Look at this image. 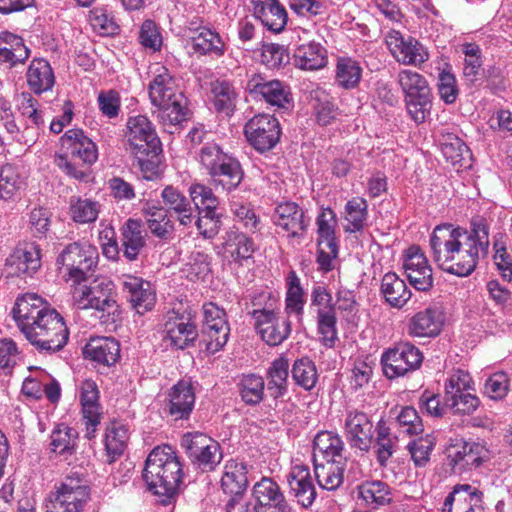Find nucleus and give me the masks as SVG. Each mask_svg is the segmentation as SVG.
<instances>
[{"mask_svg":"<svg viewBox=\"0 0 512 512\" xmlns=\"http://www.w3.org/2000/svg\"><path fill=\"white\" fill-rule=\"evenodd\" d=\"M37 104V100L30 94L23 93L21 95V102L18 109L21 115L28 118L32 123V126H26L23 133L31 132V136H35L37 134V129L43 124V118L41 112L37 109ZM22 138H24V134H22L21 138H18V141H22Z\"/></svg>","mask_w":512,"mask_h":512,"instance_id":"13d9d810","label":"nucleus"},{"mask_svg":"<svg viewBox=\"0 0 512 512\" xmlns=\"http://www.w3.org/2000/svg\"><path fill=\"white\" fill-rule=\"evenodd\" d=\"M23 181L17 168L11 164L2 166L0 170V198L12 199L22 188Z\"/></svg>","mask_w":512,"mask_h":512,"instance_id":"864d4df0","label":"nucleus"},{"mask_svg":"<svg viewBox=\"0 0 512 512\" xmlns=\"http://www.w3.org/2000/svg\"><path fill=\"white\" fill-rule=\"evenodd\" d=\"M225 244L235 261L250 258L255 250L253 240L239 231L228 232Z\"/></svg>","mask_w":512,"mask_h":512,"instance_id":"09e8293b","label":"nucleus"},{"mask_svg":"<svg viewBox=\"0 0 512 512\" xmlns=\"http://www.w3.org/2000/svg\"><path fill=\"white\" fill-rule=\"evenodd\" d=\"M294 382L305 390L315 387L318 380V373L315 363L308 357L297 359L291 370Z\"/></svg>","mask_w":512,"mask_h":512,"instance_id":"49530a36","label":"nucleus"},{"mask_svg":"<svg viewBox=\"0 0 512 512\" xmlns=\"http://www.w3.org/2000/svg\"><path fill=\"white\" fill-rule=\"evenodd\" d=\"M80 402L83 418L86 421V437L92 439L102 416L99 404V390L93 380L86 379L81 383Z\"/></svg>","mask_w":512,"mask_h":512,"instance_id":"b1692460","label":"nucleus"},{"mask_svg":"<svg viewBox=\"0 0 512 512\" xmlns=\"http://www.w3.org/2000/svg\"><path fill=\"white\" fill-rule=\"evenodd\" d=\"M359 497L373 508L385 505L390 502L389 487L380 481L362 483L358 487Z\"/></svg>","mask_w":512,"mask_h":512,"instance_id":"8fccbe9b","label":"nucleus"},{"mask_svg":"<svg viewBox=\"0 0 512 512\" xmlns=\"http://www.w3.org/2000/svg\"><path fill=\"white\" fill-rule=\"evenodd\" d=\"M196 160L200 169L210 177L211 184L227 192L237 189L244 178L240 161L215 142L204 143Z\"/></svg>","mask_w":512,"mask_h":512,"instance_id":"20e7f679","label":"nucleus"},{"mask_svg":"<svg viewBox=\"0 0 512 512\" xmlns=\"http://www.w3.org/2000/svg\"><path fill=\"white\" fill-rule=\"evenodd\" d=\"M288 290L286 293V310L294 312L297 315L303 313L304 291L300 284V279L294 271H291L287 278Z\"/></svg>","mask_w":512,"mask_h":512,"instance_id":"bf43d9fd","label":"nucleus"},{"mask_svg":"<svg viewBox=\"0 0 512 512\" xmlns=\"http://www.w3.org/2000/svg\"><path fill=\"white\" fill-rule=\"evenodd\" d=\"M83 354L94 362L110 366L120 357V345L114 338L95 337L85 345Z\"/></svg>","mask_w":512,"mask_h":512,"instance_id":"2f4dec72","label":"nucleus"},{"mask_svg":"<svg viewBox=\"0 0 512 512\" xmlns=\"http://www.w3.org/2000/svg\"><path fill=\"white\" fill-rule=\"evenodd\" d=\"M90 500V488L78 475H68L50 493L47 512H83Z\"/></svg>","mask_w":512,"mask_h":512,"instance_id":"6e6552de","label":"nucleus"},{"mask_svg":"<svg viewBox=\"0 0 512 512\" xmlns=\"http://www.w3.org/2000/svg\"><path fill=\"white\" fill-rule=\"evenodd\" d=\"M246 88L255 98L262 97L271 106L289 109L293 104L290 87L279 80H267L260 74H253Z\"/></svg>","mask_w":512,"mask_h":512,"instance_id":"4468645a","label":"nucleus"},{"mask_svg":"<svg viewBox=\"0 0 512 512\" xmlns=\"http://www.w3.org/2000/svg\"><path fill=\"white\" fill-rule=\"evenodd\" d=\"M126 140L140 141L157 136L149 119L144 115L130 117L127 122Z\"/></svg>","mask_w":512,"mask_h":512,"instance_id":"69168bd1","label":"nucleus"},{"mask_svg":"<svg viewBox=\"0 0 512 512\" xmlns=\"http://www.w3.org/2000/svg\"><path fill=\"white\" fill-rule=\"evenodd\" d=\"M396 82L404 94L408 114L416 124L424 123L431 114L433 98L425 76L410 69H401Z\"/></svg>","mask_w":512,"mask_h":512,"instance_id":"423d86ee","label":"nucleus"},{"mask_svg":"<svg viewBox=\"0 0 512 512\" xmlns=\"http://www.w3.org/2000/svg\"><path fill=\"white\" fill-rule=\"evenodd\" d=\"M362 76L359 64L350 58H340L336 66V81L345 88L351 89L358 85Z\"/></svg>","mask_w":512,"mask_h":512,"instance_id":"3c124183","label":"nucleus"},{"mask_svg":"<svg viewBox=\"0 0 512 512\" xmlns=\"http://www.w3.org/2000/svg\"><path fill=\"white\" fill-rule=\"evenodd\" d=\"M261 505L264 507L274 508L276 512H291V507L281 492L279 485L271 478L264 477L253 487L252 493Z\"/></svg>","mask_w":512,"mask_h":512,"instance_id":"7c9ffc66","label":"nucleus"},{"mask_svg":"<svg viewBox=\"0 0 512 512\" xmlns=\"http://www.w3.org/2000/svg\"><path fill=\"white\" fill-rule=\"evenodd\" d=\"M442 325L441 312L437 308L429 307L409 320L407 332L412 337H435L440 334Z\"/></svg>","mask_w":512,"mask_h":512,"instance_id":"c756f323","label":"nucleus"},{"mask_svg":"<svg viewBox=\"0 0 512 512\" xmlns=\"http://www.w3.org/2000/svg\"><path fill=\"white\" fill-rule=\"evenodd\" d=\"M386 43L397 62L403 65L421 66L429 59L425 47L415 38H405L399 31L389 32Z\"/></svg>","mask_w":512,"mask_h":512,"instance_id":"dca6fc26","label":"nucleus"},{"mask_svg":"<svg viewBox=\"0 0 512 512\" xmlns=\"http://www.w3.org/2000/svg\"><path fill=\"white\" fill-rule=\"evenodd\" d=\"M326 63V50L319 43L302 44L294 52V65L302 70H318Z\"/></svg>","mask_w":512,"mask_h":512,"instance_id":"4c0bfd02","label":"nucleus"},{"mask_svg":"<svg viewBox=\"0 0 512 512\" xmlns=\"http://www.w3.org/2000/svg\"><path fill=\"white\" fill-rule=\"evenodd\" d=\"M77 432L65 425L60 424L52 431L50 435L51 451L60 455H71L75 451Z\"/></svg>","mask_w":512,"mask_h":512,"instance_id":"a18cd8bd","label":"nucleus"},{"mask_svg":"<svg viewBox=\"0 0 512 512\" xmlns=\"http://www.w3.org/2000/svg\"><path fill=\"white\" fill-rule=\"evenodd\" d=\"M96 248L85 242H73L65 246L56 259L60 273L74 283L86 282L97 266Z\"/></svg>","mask_w":512,"mask_h":512,"instance_id":"0eeeda50","label":"nucleus"},{"mask_svg":"<svg viewBox=\"0 0 512 512\" xmlns=\"http://www.w3.org/2000/svg\"><path fill=\"white\" fill-rule=\"evenodd\" d=\"M480 405V399L469 393L457 394L450 396L445 400V406L450 408L454 414L471 415Z\"/></svg>","mask_w":512,"mask_h":512,"instance_id":"338daca9","label":"nucleus"},{"mask_svg":"<svg viewBox=\"0 0 512 512\" xmlns=\"http://www.w3.org/2000/svg\"><path fill=\"white\" fill-rule=\"evenodd\" d=\"M343 461L314 462L317 483L326 490H336L343 483Z\"/></svg>","mask_w":512,"mask_h":512,"instance_id":"79ce46f5","label":"nucleus"},{"mask_svg":"<svg viewBox=\"0 0 512 512\" xmlns=\"http://www.w3.org/2000/svg\"><path fill=\"white\" fill-rule=\"evenodd\" d=\"M122 286L133 309L139 314L151 310L156 301L155 292L148 281L132 275H123Z\"/></svg>","mask_w":512,"mask_h":512,"instance_id":"5701e85b","label":"nucleus"},{"mask_svg":"<svg viewBox=\"0 0 512 512\" xmlns=\"http://www.w3.org/2000/svg\"><path fill=\"white\" fill-rule=\"evenodd\" d=\"M345 211L346 220L349 223L345 231L355 233L362 230L367 218L366 201L363 198H353L347 202Z\"/></svg>","mask_w":512,"mask_h":512,"instance_id":"6e6d98bb","label":"nucleus"},{"mask_svg":"<svg viewBox=\"0 0 512 512\" xmlns=\"http://www.w3.org/2000/svg\"><path fill=\"white\" fill-rule=\"evenodd\" d=\"M195 393L192 384L180 380L169 392V414L175 420H187L194 408Z\"/></svg>","mask_w":512,"mask_h":512,"instance_id":"cd10ccee","label":"nucleus"},{"mask_svg":"<svg viewBox=\"0 0 512 512\" xmlns=\"http://www.w3.org/2000/svg\"><path fill=\"white\" fill-rule=\"evenodd\" d=\"M435 443V437L428 434L408 444V450L416 466L422 467L427 464Z\"/></svg>","mask_w":512,"mask_h":512,"instance_id":"0e129e2a","label":"nucleus"},{"mask_svg":"<svg viewBox=\"0 0 512 512\" xmlns=\"http://www.w3.org/2000/svg\"><path fill=\"white\" fill-rule=\"evenodd\" d=\"M182 478V464L171 446H157L149 453L143 479L162 504H169L176 497Z\"/></svg>","mask_w":512,"mask_h":512,"instance_id":"f03ea898","label":"nucleus"},{"mask_svg":"<svg viewBox=\"0 0 512 512\" xmlns=\"http://www.w3.org/2000/svg\"><path fill=\"white\" fill-rule=\"evenodd\" d=\"M181 446L191 462L204 472L214 470L222 459L218 442L200 432L184 434Z\"/></svg>","mask_w":512,"mask_h":512,"instance_id":"9b49d317","label":"nucleus"},{"mask_svg":"<svg viewBox=\"0 0 512 512\" xmlns=\"http://www.w3.org/2000/svg\"><path fill=\"white\" fill-rule=\"evenodd\" d=\"M64 148L70 151L73 159H80L86 164H93L98 158L96 144L81 129H70L61 137Z\"/></svg>","mask_w":512,"mask_h":512,"instance_id":"bb28decb","label":"nucleus"},{"mask_svg":"<svg viewBox=\"0 0 512 512\" xmlns=\"http://www.w3.org/2000/svg\"><path fill=\"white\" fill-rule=\"evenodd\" d=\"M26 76L30 89L36 94L50 90L55 82L53 70L44 59L32 60Z\"/></svg>","mask_w":512,"mask_h":512,"instance_id":"ea45409f","label":"nucleus"},{"mask_svg":"<svg viewBox=\"0 0 512 512\" xmlns=\"http://www.w3.org/2000/svg\"><path fill=\"white\" fill-rule=\"evenodd\" d=\"M161 197L167 210L176 214L181 225L188 226L193 222V207L190 200L177 188L166 186L162 190Z\"/></svg>","mask_w":512,"mask_h":512,"instance_id":"f704fd0d","label":"nucleus"},{"mask_svg":"<svg viewBox=\"0 0 512 512\" xmlns=\"http://www.w3.org/2000/svg\"><path fill=\"white\" fill-rule=\"evenodd\" d=\"M238 386L240 396L246 404L256 405L263 400L265 382L261 376L255 374L244 375Z\"/></svg>","mask_w":512,"mask_h":512,"instance_id":"de8ad7c7","label":"nucleus"},{"mask_svg":"<svg viewBox=\"0 0 512 512\" xmlns=\"http://www.w3.org/2000/svg\"><path fill=\"white\" fill-rule=\"evenodd\" d=\"M143 214L146 219L150 232L160 239H168L173 230L174 224L168 216V210L164 207L146 204L143 208Z\"/></svg>","mask_w":512,"mask_h":512,"instance_id":"a19ab883","label":"nucleus"},{"mask_svg":"<svg viewBox=\"0 0 512 512\" xmlns=\"http://www.w3.org/2000/svg\"><path fill=\"white\" fill-rule=\"evenodd\" d=\"M337 317L336 309L326 311H318L317 313V328L318 333L321 335V342L324 346L332 348L335 345L337 336Z\"/></svg>","mask_w":512,"mask_h":512,"instance_id":"603ef678","label":"nucleus"},{"mask_svg":"<svg viewBox=\"0 0 512 512\" xmlns=\"http://www.w3.org/2000/svg\"><path fill=\"white\" fill-rule=\"evenodd\" d=\"M248 143L258 152L272 150L280 140L281 127L278 119L269 114H258L244 127Z\"/></svg>","mask_w":512,"mask_h":512,"instance_id":"f8f14e48","label":"nucleus"},{"mask_svg":"<svg viewBox=\"0 0 512 512\" xmlns=\"http://www.w3.org/2000/svg\"><path fill=\"white\" fill-rule=\"evenodd\" d=\"M30 55L23 39L10 32L0 33V61L8 63L10 67L23 64Z\"/></svg>","mask_w":512,"mask_h":512,"instance_id":"72a5a7b5","label":"nucleus"},{"mask_svg":"<svg viewBox=\"0 0 512 512\" xmlns=\"http://www.w3.org/2000/svg\"><path fill=\"white\" fill-rule=\"evenodd\" d=\"M128 441V431L122 425L112 424L106 428L105 450L107 462L112 463L125 451Z\"/></svg>","mask_w":512,"mask_h":512,"instance_id":"c03bdc74","label":"nucleus"},{"mask_svg":"<svg viewBox=\"0 0 512 512\" xmlns=\"http://www.w3.org/2000/svg\"><path fill=\"white\" fill-rule=\"evenodd\" d=\"M164 340L175 349H185L193 346L198 338V329L195 316L185 310L184 312L172 311L168 314L164 325Z\"/></svg>","mask_w":512,"mask_h":512,"instance_id":"ddd939ff","label":"nucleus"},{"mask_svg":"<svg viewBox=\"0 0 512 512\" xmlns=\"http://www.w3.org/2000/svg\"><path fill=\"white\" fill-rule=\"evenodd\" d=\"M272 221L277 228L287 233L290 238L303 237L310 219L304 209L294 201H282L276 204Z\"/></svg>","mask_w":512,"mask_h":512,"instance_id":"2eb2a0df","label":"nucleus"},{"mask_svg":"<svg viewBox=\"0 0 512 512\" xmlns=\"http://www.w3.org/2000/svg\"><path fill=\"white\" fill-rule=\"evenodd\" d=\"M254 327L262 340L270 346H277L284 342L291 334V321L281 315L280 310L273 314H258Z\"/></svg>","mask_w":512,"mask_h":512,"instance_id":"412c9836","label":"nucleus"},{"mask_svg":"<svg viewBox=\"0 0 512 512\" xmlns=\"http://www.w3.org/2000/svg\"><path fill=\"white\" fill-rule=\"evenodd\" d=\"M399 428L408 435H418L424 431V425L418 411L412 406L401 407L396 415Z\"/></svg>","mask_w":512,"mask_h":512,"instance_id":"680f3d73","label":"nucleus"},{"mask_svg":"<svg viewBox=\"0 0 512 512\" xmlns=\"http://www.w3.org/2000/svg\"><path fill=\"white\" fill-rule=\"evenodd\" d=\"M217 208L198 210V218L195 222L199 233L207 239L215 237L221 228V215L216 212Z\"/></svg>","mask_w":512,"mask_h":512,"instance_id":"052dcab7","label":"nucleus"},{"mask_svg":"<svg viewBox=\"0 0 512 512\" xmlns=\"http://www.w3.org/2000/svg\"><path fill=\"white\" fill-rule=\"evenodd\" d=\"M403 267L409 283L419 291H429L433 287L432 268L419 246L406 250Z\"/></svg>","mask_w":512,"mask_h":512,"instance_id":"a211bd4d","label":"nucleus"},{"mask_svg":"<svg viewBox=\"0 0 512 512\" xmlns=\"http://www.w3.org/2000/svg\"><path fill=\"white\" fill-rule=\"evenodd\" d=\"M440 146L443 156L451 164H460L465 160V154L469 153V149L466 144L454 134L443 135L440 140Z\"/></svg>","mask_w":512,"mask_h":512,"instance_id":"5fc2aeb1","label":"nucleus"},{"mask_svg":"<svg viewBox=\"0 0 512 512\" xmlns=\"http://www.w3.org/2000/svg\"><path fill=\"white\" fill-rule=\"evenodd\" d=\"M473 380L468 372L457 370L452 373L445 382L444 400L450 396L466 393L473 389Z\"/></svg>","mask_w":512,"mask_h":512,"instance_id":"774afa93","label":"nucleus"},{"mask_svg":"<svg viewBox=\"0 0 512 512\" xmlns=\"http://www.w3.org/2000/svg\"><path fill=\"white\" fill-rule=\"evenodd\" d=\"M483 493L469 484L454 486L446 497L442 512H483Z\"/></svg>","mask_w":512,"mask_h":512,"instance_id":"4be33fe9","label":"nucleus"},{"mask_svg":"<svg viewBox=\"0 0 512 512\" xmlns=\"http://www.w3.org/2000/svg\"><path fill=\"white\" fill-rule=\"evenodd\" d=\"M74 303L79 309H95L102 313L100 318L112 316V321L119 316V306L114 299L110 284L96 281L91 285L75 283L72 290Z\"/></svg>","mask_w":512,"mask_h":512,"instance_id":"1a4fd4ad","label":"nucleus"},{"mask_svg":"<svg viewBox=\"0 0 512 512\" xmlns=\"http://www.w3.org/2000/svg\"><path fill=\"white\" fill-rule=\"evenodd\" d=\"M248 469L244 462L230 460L224 467L221 488L229 496L245 493L248 487Z\"/></svg>","mask_w":512,"mask_h":512,"instance_id":"473e14b6","label":"nucleus"},{"mask_svg":"<svg viewBox=\"0 0 512 512\" xmlns=\"http://www.w3.org/2000/svg\"><path fill=\"white\" fill-rule=\"evenodd\" d=\"M148 89L151 103L159 108L158 118L164 126H176L187 119V98L166 67L156 70Z\"/></svg>","mask_w":512,"mask_h":512,"instance_id":"7ed1b4c3","label":"nucleus"},{"mask_svg":"<svg viewBox=\"0 0 512 512\" xmlns=\"http://www.w3.org/2000/svg\"><path fill=\"white\" fill-rule=\"evenodd\" d=\"M423 359L422 352L414 344L399 342L382 353V370L387 378L395 379L419 369Z\"/></svg>","mask_w":512,"mask_h":512,"instance_id":"9d476101","label":"nucleus"},{"mask_svg":"<svg viewBox=\"0 0 512 512\" xmlns=\"http://www.w3.org/2000/svg\"><path fill=\"white\" fill-rule=\"evenodd\" d=\"M214 107L218 112L229 116L236 106L238 94L233 85L227 81H215L211 84Z\"/></svg>","mask_w":512,"mask_h":512,"instance_id":"37998d69","label":"nucleus"},{"mask_svg":"<svg viewBox=\"0 0 512 512\" xmlns=\"http://www.w3.org/2000/svg\"><path fill=\"white\" fill-rule=\"evenodd\" d=\"M381 294L385 301L394 308H402L412 295L405 281L394 272H388L383 276Z\"/></svg>","mask_w":512,"mask_h":512,"instance_id":"e433bc0d","label":"nucleus"},{"mask_svg":"<svg viewBox=\"0 0 512 512\" xmlns=\"http://www.w3.org/2000/svg\"><path fill=\"white\" fill-rule=\"evenodd\" d=\"M25 338L40 352L55 353L64 348L69 331L63 317L52 308L22 331Z\"/></svg>","mask_w":512,"mask_h":512,"instance_id":"39448f33","label":"nucleus"},{"mask_svg":"<svg viewBox=\"0 0 512 512\" xmlns=\"http://www.w3.org/2000/svg\"><path fill=\"white\" fill-rule=\"evenodd\" d=\"M40 267V249L34 243H24L17 246L6 259V269L10 276L32 277Z\"/></svg>","mask_w":512,"mask_h":512,"instance_id":"6ab92c4d","label":"nucleus"},{"mask_svg":"<svg viewBox=\"0 0 512 512\" xmlns=\"http://www.w3.org/2000/svg\"><path fill=\"white\" fill-rule=\"evenodd\" d=\"M254 16L268 30L279 33L284 30L288 15L278 0H252Z\"/></svg>","mask_w":512,"mask_h":512,"instance_id":"a878e982","label":"nucleus"},{"mask_svg":"<svg viewBox=\"0 0 512 512\" xmlns=\"http://www.w3.org/2000/svg\"><path fill=\"white\" fill-rule=\"evenodd\" d=\"M430 247L440 269L459 277L469 276L475 270L480 255L488 254V225L479 216L472 219L469 232L451 224L438 225L430 237Z\"/></svg>","mask_w":512,"mask_h":512,"instance_id":"f257e3e1","label":"nucleus"},{"mask_svg":"<svg viewBox=\"0 0 512 512\" xmlns=\"http://www.w3.org/2000/svg\"><path fill=\"white\" fill-rule=\"evenodd\" d=\"M121 248L123 256L128 261L138 259L142 250L146 247L147 233L143 229L140 220L128 219L121 228Z\"/></svg>","mask_w":512,"mask_h":512,"instance_id":"c85d7f7f","label":"nucleus"},{"mask_svg":"<svg viewBox=\"0 0 512 512\" xmlns=\"http://www.w3.org/2000/svg\"><path fill=\"white\" fill-rule=\"evenodd\" d=\"M344 433L352 448L367 452L373 440V423L365 412L349 410L345 415Z\"/></svg>","mask_w":512,"mask_h":512,"instance_id":"f3484780","label":"nucleus"},{"mask_svg":"<svg viewBox=\"0 0 512 512\" xmlns=\"http://www.w3.org/2000/svg\"><path fill=\"white\" fill-rule=\"evenodd\" d=\"M290 492L304 508L310 507L317 496L310 469L305 465H295L287 475Z\"/></svg>","mask_w":512,"mask_h":512,"instance_id":"393cba45","label":"nucleus"},{"mask_svg":"<svg viewBox=\"0 0 512 512\" xmlns=\"http://www.w3.org/2000/svg\"><path fill=\"white\" fill-rule=\"evenodd\" d=\"M290 61V55L284 45L268 43L262 46L261 62L267 67L280 68Z\"/></svg>","mask_w":512,"mask_h":512,"instance_id":"e2e57ef3","label":"nucleus"},{"mask_svg":"<svg viewBox=\"0 0 512 512\" xmlns=\"http://www.w3.org/2000/svg\"><path fill=\"white\" fill-rule=\"evenodd\" d=\"M289 362L285 357L276 358L267 370V391L277 400L288 391Z\"/></svg>","mask_w":512,"mask_h":512,"instance_id":"58836bf2","label":"nucleus"},{"mask_svg":"<svg viewBox=\"0 0 512 512\" xmlns=\"http://www.w3.org/2000/svg\"><path fill=\"white\" fill-rule=\"evenodd\" d=\"M51 309L41 296L35 293H26L17 297L12 314L22 332Z\"/></svg>","mask_w":512,"mask_h":512,"instance_id":"aec40b11","label":"nucleus"},{"mask_svg":"<svg viewBox=\"0 0 512 512\" xmlns=\"http://www.w3.org/2000/svg\"><path fill=\"white\" fill-rule=\"evenodd\" d=\"M344 443L338 434L330 431L319 432L314 439V462H318V457L326 461H342V451Z\"/></svg>","mask_w":512,"mask_h":512,"instance_id":"c9c22d12","label":"nucleus"},{"mask_svg":"<svg viewBox=\"0 0 512 512\" xmlns=\"http://www.w3.org/2000/svg\"><path fill=\"white\" fill-rule=\"evenodd\" d=\"M99 213V205L97 202L89 199H81L78 197H71L70 199V214L72 219L78 223H91L94 222Z\"/></svg>","mask_w":512,"mask_h":512,"instance_id":"4d7b16f0","label":"nucleus"}]
</instances>
